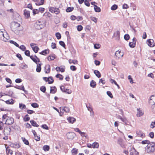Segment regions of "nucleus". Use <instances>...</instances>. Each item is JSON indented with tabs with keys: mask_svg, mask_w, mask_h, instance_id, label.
<instances>
[{
	"mask_svg": "<svg viewBox=\"0 0 155 155\" xmlns=\"http://www.w3.org/2000/svg\"><path fill=\"white\" fill-rule=\"evenodd\" d=\"M155 143L151 142L147 144L145 148V152L148 153H153L155 151Z\"/></svg>",
	"mask_w": 155,
	"mask_h": 155,
	"instance_id": "f257e3e1",
	"label": "nucleus"
},
{
	"mask_svg": "<svg viewBox=\"0 0 155 155\" xmlns=\"http://www.w3.org/2000/svg\"><path fill=\"white\" fill-rule=\"evenodd\" d=\"M20 26V25L19 23L13 21L11 23V28L15 33L17 34L19 33V28Z\"/></svg>",
	"mask_w": 155,
	"mask_h": 155,
	"instance_id": "f03ea898",
	"label": "nucleus"
},
{
	"mask_svg": "<svg viewBox=\"0 0 155 155\" xmlns=\"http://www.w3.org/2000/svg\"><path fill=\"white\" fill-rule=\"evenodd\" d=\"M3 121L5 122V124L8 125L13 124L14 123V119L11 117H8L6 114H4L2 117Z\"/></svg>",
	"mask_w": 155,
	"mask_h": 155,
	"instance_id": "7ed1b4c3",
	"label": "nucleus"
},
{
	"mask_svg": "<svg viewBox=\"0 0 155 155\" xmlns=\"http://www.w3.org/2000/svg\"><path fill=\"white\" fill-rule=\"evenodd\" d=\"M45 25V23L43 21H37L35 24L34 26L37 29H40L44 28Z\"/></svg>",
	"mask_w": 155,
	"mask_h": 155,
	"instance_id": "20e7f679",
	"label": "nucleus"
},
{
	"mask_svg": "<svg viewBox=\"0 0 155 155\" xmlns=\"http://www.w3.org/2000/svg\"><path fill=\"white\" fill-rule=\"evenodd\" d=\"M49 11L52 13L58 15L60 13V11L59 8L53 7H49Z\"/></svg>",
	"mask_w": 155,
	"mask_h": 155,
	"instance_id": "39448f33",
	"label": "nucleus"
},
{
	"mask_svg": "<svg viewBox=\"0 0 155 155\" xmlns=\"http://www.w3.org/2000/svg\"><path fill=\"white\" fill-rule=\"evenodd\" d=\"M60 109L61 112V113H60V115L61 116L63 114L64 112L68 113L69 112L70 110L69 108L67 107H60Z\"/></svg>",
	"mask_w": 155,
	"mask_h": 155,
	"instance_id": "423d86ee",
	"label": "nucleus"
},
{
	"mask_svg": "<svg viewBox=\"0 0 155 155\" xmlns=\"http://www.w3.org/2000/svg\"><path fill=\"white\" fill-rule=\"evenodd\" d=\"M129 150L130 155H139V153L136 150L133 146H130Z\"/></svg>",
	"mask_w": 155,
	"mask_h": 155,
	"instance_id": "0eeeda50",
	"label": "nucleus"
},
{
	"mask_svg": "<svg viewBox=\"0 0 155 155\" xmlns=\"http://www.w3.org/2000/svg\"><path fill=\"white\" fill-rule=\"evenodd\" d=\"M75 136V134L74 132H71L67 133L66 134L67 138L68 140H73Z\"/></svg>",
	"mask_w": 155,
	"mask_h": 155,
	"instance_id": "6e6552de",
	"label": "nucleus"
},
{
	"mask_svg": "<svg viewBox=\"0 0 155 155\" xmlns=\"http://www.w3.org/2000/svg\"><path fill=\"white\" fill-rule=\"evenodd\" d=\"M11 131V128L9 126L5 127L4 130V134L5 135H10Z\"/></svg>",
	"mask_w": 155,
	"mask_h": 155,
	"instance_id": "1a4fd4ad",
	"label": "nucleus"
},
{
	"mask_svg": "<svg viewBox=\"0 0 155 155\" xmlns=\"http://www.w3.org/2000/svg\"><path fill=\"white\" fill-rule=\"evenodd\" d=\"M60 88L61 90L63 92L68 94H71L72 93V91L71 90L65 88V87L63 85L60 86Z\"/></svg>",
	"mask_w": 155,
	"mask_h": 155,
	"instance_id": "9d476101",
	"label": "nucleus"
},
{
	"mask_svg": "<svg viewBox=\"0 0 155 155\" xmlns=\"http://www.w3.org/2000/svg\"><path fill=\"white\" fill-rule=\"evenodd\" d=\"M31 47L32 48L33 51L35 53L38 52V51L39 50V48L36 46V44L34 43H31L30 45Z\"/></svg>",
	"mask_w": 155,
	"mask_h": 155,
	"instance_id": "9b49d317",
	"label": "nucleus"
},
{
	"mask_svg": "<svg viewBox=\"0 0 155 155\" xmlns=\"http://www.w3.org/2000/svg\"><path fill=\"white\" fill-rule=\"evenodd\" d=\"M30 57L31 59L36 64H37V62H40L39 59L36 55L34 56L31 55V56H30Z\"/></svg>",
	"mask_w": 155,
	"mask_h": 155,
	"instance_id": "f8f14e48",
	"label": "nucleus"
},
{
	"mask_svg": "<svg viewBox=\"0 0 155 155\" xmlns=\"http://www.w3.org/2000/svg\"><path fill=\"white\" fill-rule=\"evenodd\" d=\"M148 46L151 47H154L155 45L154 41L152 39H149L147 41Z\"/></svg>",
	"mask_w": 155,
	"mask_h": 155,
	"instance_id": "ddd939ff",
	"label": "nucleus"
},
{
	"mask_svg": "<svg viewBox=\"0 0 155 155\" xmlns=\"http://www.w3.org/2000/svg\"><path fill=\"white\" fill-rule=\"evenodd\" d=\"M86 107L87 110L91 112V116H94V112L93 111L92 106L90 104L89 105H86Z\"/></svg>",
	"mask_w": 155,
	"mask_h": 155,
	"instance_id": "4468645a",
	"label": "nucleus"
},
{
	"mask_svg": "<svg viewBox=\"0 0 155 155\" xmlns=\"http://www.w3.org/2000/svg\"><path fill=\"white\" fill-rule=\"evenodd\" d=\"M149 102V103L152 105L155 104V95H153L151 96Z\"/></svg>",
	"mask_w": 155,
	"mask_h": 155,
	"instance_id": "2eb2a0df",
	"label": "nucleus"
},
{
	"mask_svg": "<svg viewBox=\"0 0 155 155\" xmlns=\"http://www.w3.org/2000/svg\"><path fill=\"white\" fill-rule=\"evenodd\" d=\"M32 132L33 134L35 139L36 141H39L40 140V137L39 136H38L37 134L35 132V130H32Z\"/></svg>",
	"mask_w": 155,
	"mask_h": 155,
	"instance_id": "dca6fc26",
	"label": "nucleus"
},
{
	"mask_svg": "<svg viewBox=\"0 0 155 155\" xmlns=\"http://www.w3.org/2000/svg\"><path fill=\"white\" fill-rule=\"evenodd\" d=\"M115 55L117 58L119 59L120 58L123 57V54H121L120 51L118 50L115 53Z\"/></svg>",
	"mask_w": 155,
	"mask_h": 155,
	"instance_id": "f3484780",
	"label": "nucleus"
},
{
	"mask_svg": "<svg viewBox=\"0 0 155 155\" xmlns=\"http://www.w3.org/2000/svg\"><path fill=\"white\" fill-rule=\"evenodd\" d=\"M45 73L46 74L49 73L51 71L50 65L49 64L46 65L45 67Z\"/></svg>",
	"mask_w": 155,
	"mask_h": 155,
	"instance_id": "a211bd4d",
	"label": "nucleus"
},
{
	"mask_svg": "<svg viewBox=\"0 0 155 155\" xmlns=\"http://www.w3.org/2000/svg\"><path fill=\"white\" fill-rule=\"evenodd\" d=\"M10 147L15 148H18L20 147V145L18 143H11L10 145Z\"/></svg>",
	"mask_w": 155,
	"mask_h": 155,
	"instance_id": "6ab92c4d",
	"label": "nucleus"
},
{
	"mask_svg": "<svg viewBox=\"0 0 155 155\" xmlns=\"http://www.w3.org/2000/svg\"><path fill=\"white\" fill-rule=\"evenodd\" d=\"M67 120L69 123L71 124L73 123L76 121V120L75 118L71 117L68 118Z\"/></svg>",
	"mask_w": 155,
	"mask_h": 155,
	"instance_id": "aec40b11",
	"label": "nucleus"
},
{
	"mask_svg": "<svg viewBox=\"0 0 155 155\" xmlns=\"http://www.w3.org/2000/svg\"><path fill=\"white\" fill-rule=\"evenodd\" d=\"M14 87L18 89L21 90L23 91L25 93H26V91L25 90L24 86L23 85L21 86L17 85L15 86Z\"/></svg>",
	"mask_w": 155,
	"mask_h": 155,
	"instance_id": "412c9836",
	"label": "nucleus"
},
{
	"mask_svg": "<svg viewBox=\"0 0 155 155\" xmlns=\"http://www.w3.org/2000/svg\"><path fill=\"white\" fill-rule=\"evenodd\" d=\"M24 15L25 17L27 18H28L30 17V12L28 11L26 9H25L24 10Z\"/></svg>",
	"mask_w": 155,
	"mask_h": 155,
	"instance_id": "4be33fe9",
	"label": "nucleus"
},
{
	"mask_svg": "<svg viewBox=\"0 0 155 155\" xmlns=\"http://www.w3.org/2000/svg\"><path fill=\"white\" fill-rule=\"evenodd\" d=\"M137 117H140L142 116L143 114V113L140 108L137 109Z\"/></svg>",
	"mask_w": 155,
	"mask_h": 155,
	"instance_id": "5701e85b",
	"label": "nucleus"
},
{
	"mask_svg": "<svg viewBox=\"0 0 155 155\" xmlns=\"http://www.w3.org/2000/svg\"><path fill=\"white\" fill-rule=\"evenodd\" d=\"M137 134V135L139 137H141L143 138L145 136L144 134L143 133V132L141 131H137L136 132Z\"/></svg>",
	"mask_w": 155,
	"mask_h": 155,
	"instance_id": "b1692460",
	"label": "nucleus"
},
{
	"mask_svg": "<svg viewBox=\"0 0 155 155\" xmlns=\"http://www.w3.org/2000/svg\"><path fill=\"white\" fill-rule=\"evenodd\" d=\"M5 148L6 150V152L8 155H12V150H11L8 147H6V145H5Z\"/></svg>",
	"mask_w": 155,
	"mask_h": 155,
	"instance_id": "393cba45",
	"label": "nucleus"
},
{
	"mask_svg": "<svg viewBox=\"0 0 155 155\" xmlns=\"http://www.w3.org/2000/svg\"><path fill=\"white\" fill-rule=\"evenodd\" d=\"M49 53V50L48 49H45L39 53V54L43 55H45Z\"/></svg>",
	"mask_w": 155,
	"mask_h": 155,
	"instance_id": "a878e982",
	"label": "nucleus"
},
{
	"mask_svg": "<svg viewBox=\"0 0 155 155\" xmlns=\"http://www.w3.org/2000/svg\"><path fill=\"white\" fill-rule=\"evenodd\" d=\"M120 120L124 123L125 125H129V122L127 120V119L125 117H122Z\"/></svg>",
	"mask_w": 155,
	"mask_h": 155,
	"instance_id": "bb28decb",
	"label": "nucleus"
},
{
	"mask_svg": "<svg viewBox=\"0 0 155 155\" xmlns=\"http://www.w3.org/2000/svg\"><path fill=\"white\" fill-rule=\"evenodd\" d=\"M4 37H3L2 40L5 42H6L8 40L9 37L7 34L5 32V35H4Z\"/></svg>",
	"mask_w": 155,
	"mask_h": 155,
	"instance_id": "cd10ccee",
	"label": "nucleus"
},
{
	"mask_svg": "<svg viewBox=\"0 0 155 155\" xmlns=\"http://www.w3.org/2000/svg\"><path fill=\"white\" fill-rule=\"evenodd\" d=\"M57 91V89L55 86L51 87L50 93L52 94H54Z\"/></svg>",
	"mask_w": 155,
	"mask_h": 155,
	"instance_id": "c85d7f7f",
	"label": "nucleus"
},
{
	"mask_svg": "<svg viewBox=\"0 0 155 155\" xmlns=\"http://www.w3.org/2000/svg\"><path fill=\"white\" fill-rule=\"evenodd\" d=\"M114 36L116 37V39H119L120 36V32L118 31H117L114 34Z\"/></svg>",
	"mask_w": 155,
	"mask_h": 155,
	"instance_id": "c756f323",
	"label": "nucleus"
},
{
	"mask_svg": "<svg viewBox=\"0 0 155 155\" xmlns=\"http://www.w3.org/2000/svg\"><path fill=\"white\" fill-rule=\"evenodd\" d=\"M55 58L54 54L52 55H49L47 58V59L49 61L54 60Z\"/></svg>",
	"mask_w": 155,
	"mask_h": 155,
	"instance_id": "7c9ffc66",
	"label": "nucleus"
},
{
	"mask_svg": "<svg viewBox=\"0 0 155 155\" xmlns=\"http://www.w3.org/2000/svg\"><path fill=\"white\" fill-rule=\"evenodd\" d=\"M28 68L27 65L25 64H20L19 68V69H25Z\"/></svg>",
	"mask_w": 155,
	"mask_h": 155,
	"instance_id": "2f4dec72",
	"label": "nucleus"
},
{
	"mask_svg": "<svg viewBox=\"0 0 155 155\" xmlns=\"http://www.w3.org/2000/svg\"><path fill=\"white\" fill-rule=\"evenodd\" d=\"M43 16L45 17L46 18H50L52 16L51 14L48 12H46L44 14Z\"/></svg>",
	"mask_w": 155,
	"mask_h": 155,
	"instance_id": "473e14b6",
	"label": "nucleus"
},
{
	"mask_svg": "<svg viewBox=\"0 0 155 155\" xmlns=\"http://www.w3.org/2000/svg\"><path fill=\"white\" fill-rule=\"evenodd\" d=\"M30 122L31 124L33 126L37 127H38L39 126V125L34 120H31Z\"/></svg>",
	"mask_w": 155,
	"mask_h": 155,
	"instance_id": "72a5a7b5",
	"label": "nucleus"
},
{
	"mask_svg": "<svg viewBox=\"0 0 155 155\" xmlns=\"http://www.w3.org/2000/svg\"><path fill=\"white\" fill-rule=\"evenodd\" d=\"M37 68L36 69V71L37 72H40L41 70V65L39 64H37Z\"/></svg>",
	"mask_w": 155,
	"mask_h": 155,
	"instance_id": "f704fd0d",
	"label": "nucleus"
},
{
	"mask_svg": "<svg viewBox=\"0 0 155 155\" xmlns=\"http://www.w3.org/2000/svg\"><path fill=\"white\" fill-rule=\"evenodd\" d=\"M94 73L98 78H100L101 77V74L99 71L97 70H94Z\"/></svg>",
	"mask_w": 155,
	"mask_h": 155,
	"instance_id": "c9c22d12",
	"label": "nucleus"
},
{
	"mask_svg": "<svg viewBox=\"0 0 155 155\" xmlns=\"http://www.w3.org/2000/svg\"><path fill=\"white\" fill-rule=\"evenodd\" d=\"M90 86L93 88L95 87L96 86V82L94 80H92L91 81Z\"/></svg>",
	"mask_w": 155,
	"mask_h": 155,
	"instance_id": "e433bc0d",
	"label": "nucleus"
},
{
	"mask_svg": "<svg viewBox=\"0 0 155 155\" xmlns=\"http://www.w3.org/2000/svg\"><path fill=\"white\" fill-rule=\"evenodd\" d=\"M94 8L95 11L96 12H101L100 8L96 5H94Z\"/></svg>",
	"mask_w": 155,
	"mask_h": 155,
	"instance_id": "4c0bfd02",
	"label": "nucleus"
},
{
	"mask_svg": "<svg viewBox=\"0 0 155 155\" xmlns=\"http://www.w3.org/2000/svg\"><path fill=\"white\" fill-rule=\"evenodd\" d=\"M5 102L7 104H14L13 100L12 99L5 101Z\"/></svg>",
	"mask_w": 155,
	"mask_h": 155,
	"instance_id": "58836bf2",
	"label": "nucleus"
},
{
	"mask_svg": "<svg viewBox=\"0 0 155 155\" xmlns=\"http://www.w3.org/2000/svg\"><path fill=\"white\" fill-rule=\"evenodd\" d=\"M54 81V80L52 77H49L47 79V81L49 84H51L53 83Z\"/></svg>",
	"mask_w": 155,
	"mask_h": 155,
	"instance_id": "ea45409f",
	"label": "nucleus"
},
{
	"mask_svg": "<svg viewBox=\"0 0 155 155\" xmlns=\"http://www.w3.org/2000/svg\"><path fill=\"white\" fill-rule=\"evenodd\" d=\"M50 149V147L48 145H44L43 147V149L45 151H48Z\"/></svg>",
	"mask_w": 155,
	"mask_h": 155,
	"instance_id": "a19ab883",
	"label": "nucleus"
},
{
	"mask_svg": "<svg viewBox=\"0 0 155 155\" xmlns=\"http://www.w3.org/2000/svg\"><path fill=\"white\" fill-rule=\"evenodd\" d=\"M71 152L73 155H76L78 153V150L76 148H73L71 150Z\"/></svg>",
	"mask_w": 155,
	"mask_h": 155,
	"instance_id": "79ce46f5",
	"label": "nucleus"
},
{
	"mask_svg": "<svg viewBox=\"0 0 155 155\" xmlns=\"http://www.w3.org/2000/svg\"><path fill=\"white\" fill-rule=\"evenodd\" d=\"M21 139L23 141V142L24 143L27 145H28L29 144V143L28 142V140H26L25 138L24 137H22Z\"/></svg>",
	"mask_w": 155,
	"mask_h": 155,
	"instance_id": "37998d69",
	"label": "nucleus"
},
{
	"mask_svg": "<svg viewBox=\"0 0 155 155\" xmlns=\"http://www.w3.org/2000/svg\"><path fill=\"white\" fill-rule=\"evenodd\" d=\"M92 146L93 148H98L99 147V144L97 142H95L93 143Z\"/></svg>",
	"mask_w": 155,
	"mask_h": 155,
	"instance_id": "c03bdc74",
	"label": "nucleus"
},
{
	"mask_svg": "<svg viewBox=\"0 0 155 155\" xmlns=\"http://www.w3.org/2000/svg\"><path fill=\"white\" fill-rule=\"evenodd\" d=\"M129 46L132 48H134L135 46L136 43L133 42H130L129 43Z\"/></svg>",
	"mask_w": 155,
	"mask_h": 155,
	"instance_id": "a18cd8bd",
	"label": "nucleus"
},
{
	"mask_svg": "<svg viewBox=\"0 0 155 155\" xmlns=\"http://www.w3.org/2000/svg\"><path fill=\"white\" fill-rule=\"evenodd\" d=\"M30 118L28 114H26L25 116L23 119L24 121H27L29 120Z\"/></svg>",
	"mask_w": 155,
	"mask_h": 155,
	"instance_id": "49530a36",
	"label": "nucleus"
},
{
	"mask_svg": "<svg viewBox=\"0 0 155 155\" xmlns=\"http://www.w3.org/2000/svg\"><path fill=\"white\" fill-rule=\"evenodd\" d=\"M19 107L21 109L23 110L26 108V106L25 104H19Z\"/></svg>",
	"mask_w": 155,
	"mask_h": 155,
	"instance_id": "de8ad7c7",
	"label": "nucleus"
},
{
	"mask_svg": "<svg viewBox=\"0 0 155 155\" xmlns=\"http://www.w3.org/2000/svg\"><path fill=\"white\" fill-rule=\"evenodd\" d=\"M56 77L57 78H59V80H62L63 79V76L61 74H58L56 75Z\"/></svg>",
	"mask_w": 155,
	"mask_h": 155,
	"instance_id": "09e8293b",
	"label": "nucleus"
},
{
	"mask_svg": "<svg viewBox=\"0 0 155 155\" xmlns=\"http://www.w3.org/2000/svg\"><path fill=\"white\" fill-rule=\"evenodd\" d=\"M117 8L118 6L116 4H114L111 6V10L114 11L117 9Z\"/></svg>",
	"mask_w": 155,
	"mask_h": 155,
	"instance_id": "8fccbe9b",
	"label": "nucleus"
},
{
	"mask_svg": "<svg viewBox=\"0 0 155 155\" xmlns=\"http://www.w3.org/2000/svg\"><path fill=\"white\" fill-rule=\"evenodd\" d=\"M31 106L32 107L35 108H38L39 107L38 104L36 103H32L31 104Z\"/></svg>",
	"mask_w": 155,
	"mask_h": 155,
	"instance_id": "3c124183",
	"label": "nucleus"
},
{
	"mask_svg": "<svg viewBox=\"0 0 155 155\" xmlns=\"http://www.w3.org/2000/svg\"><path fill=\"white\" fill-rule=\"evenodd\" d=\"M69 62L70 64L73 63L74 64H77V61L76 60H72L71 59H69L68 61Z\"/></svg>",
	"mask_w": 155,
	"mask_h": 155,
	"instance_id": "603ef678",
	"label": "nucleus"
},
{
	"mask_svg": "<svg viewBox=\"0 0 155 155\" xmlns=\"http://www.w3.org/2000/svg\"><path fill=\"white\" fill-rule=\"evenodd\" d=\"M45 0H41L40 2L36 3L35 4L37 5H40L44 4Z\"/></svg>",
	"mask_w": 155,
	"mask_h": 155,
	"instance_id": "864d4df0",
	"label": "nucleus"
},
{
	"mask_svg": "<svg viewBox=\"0 0 155 155\" xmlns=\"http://www.w3.org/2000/svg\"><path fill=\"white\" fill-rule=\"evenodd\" d=\"M55 36L58 39H59L61 38V35L59 32L56 33L55 34Z\"/></svg>",
	"mask_w": 155,
	"mask_h": 155,
	"instance_id": "5fc2aeb1",
	"label": "nucleus"
},
{
	"mask_svg": "<svg viewBox=\"0 0 155 155\" xmlns=\"http://www.w3.org/2000/svg\"><path fill=\"white\" fill-rule=\"evenodd\" d=\"M10 43L16 46L17 47H19V45L15 42L12 41L10 40L9 41Z\"/></svg>",
	"mask_w": 155,
	"mask_h": 155,
	"instance_id": "6e6d98bb",
	"label": "nucleus"
},
{
	"mask_svg": "<svg viewBox=\"0 0 155 155\" xmlns=\"http://www.w3.org/2000/svg\"><path fill=\"white\" fill-rule=\"evenodd\" d=\"M74 8L72 7H68L66 9L67 12H70L73 10Z\"/></svg>",
	"mask_w": 155,
	"mask_h": 155,
	"instance_id": "4d7b16f0",
	"label": "nucleus"
},
{
	"mask_svg": "<svg viewBox=\"0 0 155 155\" xmlns=\"http://www.w3.org/2000/svg\"><path fill=\"white\" fill-rule=\"evenodd\" d=\"M59 43L60 45L65 48L66 45L64 41H60L59 42Z\"/></svg>",
	"mask_w": 155,
	"mask_h": 155,
	"instance_id": "13d9d810",
	"label": "nucleus"
},
{
	"mask_svg": "<svg viewBox=\"0 0 155 155\" xmlns=\"http://www.w3.org/2000/svg\"><path fill=\"white\" fill-rule=\"evenodd\" d=\"M40 90L44 93H45L46 90V88L45 86H42L40 88Z\"/></svg>",
	"mask_w": 155,
	"mask_h": 155,
	"instance_id": "bf43d9fd",
	"label": "nucleus"
},
{
	"mask_svg": "<svg viewBox=\"0 0 155 155\" xmlns=\"http://www.w3.org/2000/svg\"><path fill=\"white\" fill-rule=\"evenodd\" d=\"M151 142H150L149 140H145L142 141L141 142V143L142 144H148L150 143Z\"/></svg>",
	"mask_w": 155,
	"mask_h": 155,
	"instance_id": "052dcab7",
	"label": "nucleus"
},
{
	"mask_svg": "<svg viewBox=\"0 0 155 155\" xmlns=\"http://www.w3.org/2000/svg\"><path fill=\"white\" fill-rule=\"evenodd\" d=\"M19 48L21 50L23 51H25L26 49V47L24 45H21Z\"/></svg>",
	"mask_w": 155,
	"mask_h": 155,
	"instance_id": "680f3d73",
	"label": "nucleus"
},
{
	"mask_svg": "<svg viewBox=\"0 0 155 155\" xmlns=\"http://www.w3.org/2000/svg\"><path fill=\"white\" fill-rule=\"evenodd\" d=\"M130 37L128 34H126L124 36V38L127 41L129 39Z\"/></svg>",
	"mask_w": 155,
	"mask_h": 155,
	"instance_id": "e2e57ef3",
	"label": "nucleus"
},
{
	"mask_svg": "<svg viewBox=\"0 0 155 155\" xmlns=\"http://www.w3.org/2000/svg\"><path fill=\"white\" fill-rule=\"evenodd\" d=\"M91 19L92 21L94 22L95 23H97V19L96 18L94 17H91Z\"/></svg>",
	"mask_w": 155,
	"mask_h": 155,
	"instance_id": "0e129e2a",
	"label": "nucleus"
},
{
	"mask_svg": "<svg viewBox=\"0 0 155 155\" xmlns=\"http://www.w3.org/2000/svg\"><path fill=\"white\" fill-rule=\"evenodd\" d=\"M45 10V8H39L38 9L39 12H40L41 13H43Z\"/></svg>",
	"mask_w": 155,
	"mask_h": 155,
	"instance_id": "69168bd1",
	"label": "nucleus"
},
{
	"mask_svg": "<svg viewBox=\"0 0 155 155\" xmlns=\"http://www.w3.org/2000/svg\"><path fill=\"white\" fill-rule=\"evenodd\" d=\"M60 71L62 72H64L65 71V68L64 66H61L60 67Z\"/></svg>",
	"mask_w": 155,
	"mask_h": 155,
	"instance_id": "338daca9",
	"label": "nucleus"
},
{
	"mask_svg": "<svg viewBox=\"0 0 155 155\" xmlns=\"http://www.w3.org/2000/svg\"><path fill=\"white\" fill-rule=\"evenodd\" d=\"M150 127L151 128H153L154 127H155V120L154 122H152L150 124Z\"/></svg>",
	"mask_w": 155,
	"mask_h": 155,
	"instance_id": "774afa93",
	"label": "nucleus"
}]
</instances>
